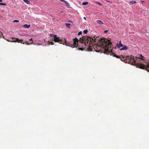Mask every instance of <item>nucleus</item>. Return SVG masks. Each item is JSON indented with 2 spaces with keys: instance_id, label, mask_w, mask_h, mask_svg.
<instances>
[{
  "instance_id": "obj_11",
  "label": "nucleus",
  "mask_w": 149,
  "mask_h": 149,
  "mask_svg": "<svg viewBox=\"0 0 149 149\" xmlns=\"http://www.w3.org/2000/svg\"><path fill=\"white\" fill-rule=\"evenodd\" d=\"M32 42H33L32 41V40L30 39L29 40V42L26 41V43L27 45H29L30 44H31L32 43Z\"/></svg>"
},
{
  "instance_id": "obj_23",
  "label": "nucleus",
  "mask_w": 149,
  "mask_h": 149,
  "mask_svg": "<svg viewBox=\"0 0 149 149\" xmlns=\"http://www.w3.org/2000/svg\"><path fill=\"white\" fill-rule=\"evenodd\" d=\"M107 31H108L107 30H105L104 31V33H106L107 32Z\"/></svg>"
},
{
  "instance_id": "obj_26",
  "label": "nucleus",
  "mask_w": 149,
  "mask_h": 149,
  "mask_svg": "<svg viewBox=\"0 0 149 149\" xmlns=\"http://www.w3.org/2000/svg\"><path fill=\"white\" fill-rule=\"evenodd\" d=\"M115 49H116V47L115 48Z\"/></svg>"
},
{
  "instance_id": "obj_7",
  "label": "nucleus",
  "mask_w": 149,
  "mask_h": 149,
  "mask_svg": "<svg viewBox=\"0 0 149 149\" xmlns=\"http://www.w3.org/2000/svg\"><path fill=\"white\" fill-rule=\"evenodd\" d=\"M116 46L118 49L120 47L123 46V44L121 43V41H120L119 43H117Z\"/></svg>"
},
{
  "instance_id": "obj_16",
  "label": "nucleus",
  "mask_w": 149,
  "mask_h": 149,
  "mask_svg": "<svg viewBox=\"0 0 149 149\" xmlns=\"http://www.w3.org/2000/svg\"><path fill=\"white\" fill-rule=\"evenodd\" d=\"M0 5L3 6H6L7 5L6 3H0Z\"/></svg>"
},
{
  "instance_id": "obj_25",
  "label": "nucleus",
  "mask_w": 149,
  "mask_h": 149,
  "mask_svg": "<svg viewBox=\"0 0 149 149\" xmlns=\"http://www.w3.org/2000/svg\"><path fill=\"white\" fill-rule=\"evenodd\" d=\"M2 0H0V2H2Z\"/></svg>"
},
{
  "instance_id": "obj_21",
  "label": "nucleus",
  "mask_w": 149,
  "mask_h": 149,
  "mask_svg": "<svg viewBox=\"0 0 149 149\" xmlns=\"http://www.w3.org/2000/svg\"><path fill=\"white\" fill-rule=\"evenodd\" d=\"M2 35V33L0 31V37H1V36Z\"/></svg>"
},
{
  "instance_id": "obj_15",
  "label": "nucleus",
  "mask_w": 149,
  "mask_h": 149,
  "mask_svg": "<svg viewBox=\"0 0 149 149\" xmlns=\"http://www.w3.org/2000/svg\"><path fill=\"white\" fill-rule=\"evenodd\" d=\"M130 3H132V4H134L136 3V2L135 1H131L130 2Z\"/></svg>"
},
{
  "instance_id": "obj_22",
  "label": "nucleus",
  "mask_w": 149,
  "mask_h": 149,
  "mask_svg": "<svg viewBox=\"0 0 149 149\" xmlns=\"http://www.w3.org/2000/svg\"><path fill=\"white\" fill-rule=\"evenodd\" d=\"M97 3H98V4H99L100 5L102 6V4L100 3H99V2H97Z\"/></svg>"
},
{
  "instance_id": "obj_14",
  "label": "nucleus",
  "mask_w": 149,
  "mask_h": 149,
  "mask_svg": "<svg viewBox=\"0 0 149 149\" xmlns=\"http://www.w3.org/2000/svg\"><path fill=\"white\" fill-rule=\"evenodd\" d=\"M66 24V26H67L68 28H70V24H69V23H66V24Z\"/></svg>"
},
{
  "instance_id": "obj_10",
  "label": "nucleus",
  "mask_w": 149,
  "mask_h": 149,
  "mask_svg": "<svg viewBox=\"0 0 149 149\" xmlns=\"http://www.w3.org/2000/svg\"><path fill=\"white\" fill-rule=\"evenodd\" d=\"M31 25L30 24L28 25L27 24H25L23 25V27L24 28H29L30 27Z\"/></svg>"
},
{
  "instance_id": "obj_18",
  "label": "nucleus",
  "mask_w": 149,
  "mask_h": 149,
  "mask_svg": "<svg viewBox=\"0 0 149 149\" xmlns=\"http://www.w3.org/2000/svg\"><path fill=\"white\" fill-rule=\"evenodd\" d=\"M88 4V3L87 2H84L82 3V4L83 5H85L87 4Z\"/></svg>"
},
{
  "instance_id": "obj_2",
  "label": "nucleus",
  "mask_w": 149,
  "mask_h": 149,
  "mask_svg": "<svg viewBox=\"0 0 149 149\" xmlns=\"http://www.w3.org/2000/svg\"><path fill=\"white\" fill-rule=\"evenodd\" d=\"M140 56L141 58L140 59L139 57H133L130 59V62L132 63V65H135L136 67L145 69L149 72V61H145V58L141 54H140Z\"/></svg>"
},
{
  "instance_id": "obj_6",
  "label": "nucleus",
  "mask_w": 149,
  "mask_h": 149,
  "mask_svg": "<svg viewBox=\"0 0 149 149\" xmlns=\"http://www.w3.org/2000/svg\"><path fill=\"white\" fill-rule=\"evenodd\" d=\"M62 2H63L65 4L66 6L68 7V8H69L70 6V4L69 3L67 2V1H65V0H60Z\"/></svg>"
},
{
  "instance_id": "obj_4",
  "label": "nucleus",
  "mask_w": 149,
  "mask_h": 149,
  "mask_svg": "<svg viewBox=\"0 0 149 149\" xmlns=\"http://www.w3.org/2000/svg\"><path fill=\"white\" fill-rule=\"evenodd\" d=\"M82 42H84V43H81L82 45H81V46L83 47V48L80 47L78 48V49L79 50H83L84 49H84V47L86 46L87 47V49H87L88 51H91L92 50V47L91 46V43L93 42L94 44H96L95 43L96 42V40L95 39L93 40V39H91V38H87L85 40H82Z\"/></svg>"
},
{
  "instance_id": "obj_1",
  "label": "nucleus",
  "mask_w": 149,
  "mask_h": 149,
  "mask_svg": "<svg viewBox=\"0 0 149 149\" xmlns=\"http://www.w3.org/2000/svg\"><path fill=\"white\" fill-rule=\"evenodd\" d=\"M50 35L51 36V38L50 40L51 41H48L47 43L43 46H46L47 45H53L54 43L52 42L54 41L55 42H58L60 43H62L63 45H65L67 46H70L71 47L74 48L78 46L80 47L79 44H78V40L77 38H75L73 39V40L70 42H67L65 40V41L63 42V40H61V38L59 37H57L56 35L50 34Z\"/></svg>"
},
{
  "instance_id": "obj_17",
  "label": "nucleus",
  "mask_w": 149,
  "mask_h": 149,
  "mask_svg": "<svg viewBox=\"0 0 149 149\" xmlns=\"http://www.w3.org/2000/svg\"><path fill=\"white\" fill-rule=\"evenodd\" d=\"M88 31L87 30H84L83 31V33L85 34H86Z\"/></svg>"
},
{
  "instance_id": "obj_24",
  "label": "nucleus",
  "mask_w": 149,
  "mask_h": 149,
  "mask_svg": "<svg viewBox=\"0 0 149 149\" xmlns=\"http://www.w3.org/2000/svg\"><path fill=\"white\" fill-rule=\"evenodd\" d=\"M84 19L85 20H86V17H84Z\"/></svg>"
},
{
  "instance_id": "obj_20",
  "label": "nucleus",
  "mask_w": 149,
  "mask_h": 149,
  "mask_svg": "<svg viewBox=\"0 0 149 149\" xmlns=\"http://www.w3.org/2000/svg\"><path fill=\"white\" fill-rule=\"evenodd\" d=\"M82 33V32L81 31H80L78 33V35L79 36L80 35H81Z\"/></svg>"
},
{
  "instance_id": "obj_5",
  "label": "nucleus",
  "mask_w": 149,
  "mask_h": 149,
  "mask_svg": "<svg viewBox=\"0 0 149 149\" xmlns=\"http://www.w3.org/2000/svg\"><path fill=\"white\" fill-rule=\"evenodd\" d=\"M11 40H7L9 42H20L21 43H23V44H24V42H23V40H19V39L18 38H16V39H14L13 38H11Z\"/></svg>"
},
{
  "instance_id": "obj_9",
  "label": "nucleus",
  "mask_w": 149,
  "mask_h": 149,
  "mask_svg": "<svg viewBox=\"0 0 149 149\" xmlns=\"http://www.w3.org/2000/svg\"><path fill=\"white\" fill-rule=\"evenodd\" d=\"M128 49L127 47L126 46H124L122 48L120 49V50H126Z\"/></svg>"
},
{
  "instance_id": "obj_12",
  "label": "nucleus",
  "mask_w": 149,
  "mask_h": 149,
  "mask_svg": "<svg viewBox=\"0 0 149 149\" xmlns=\"http://www.w3.org/2000/svg\"><path fill=\"white\" fill-rule=\"evenodd\" d=\"M97 23H98L99 24H103V22H102V21L100 20H98L97 21Z\"/></svg>"
},
{
  "instance_id": "obj_3",
  "label": "nucleus",
  "mask_w": 149,
  "mask_h": 149,
  "mask_svg": "<svg viewBox=\"0 0 149 149\" xmlns=\"http://www.w3.org/2000/svg\"><path fill=\"white\" fill-rule=\"evenodd\" d=\"M100 44L103 49L104 53L108 55L110 54V55L113 54L112 50L111 48V43L110 40L106 39L103 40H101Z\"/></svg>"
},
{
  "instance_id": "obj_13",
  "label": "nucleus",
  "mask_w": 149,
  "mask_h": 149,
  "mask_svg": "<svg viewBox=\"0 0 149 149\" xmlns=\"http://www.w3.org/2000/svg\"><path fill=\"white\" fill-rule=\"evenodd\" d=\"M23 1L25 3L28 4H29L30 3V2L29 0H23Z\"/></svg>"
},
{
  "instance_id": "obj_8",
  "label": "nucleus",
  "mask_w": 149,
  "mask_h": 149,
  "mask_svg": "<svg viewBox=\"0 0 149 149\" xmlns=\"http://www.w3.org/2000/svg\"><path fill=\"white\" fill-rule=\"evenodd\" d=\"M113 56L116 57L117 58H120V56H117L115 54H113ZM120 59L121 61L124 60L125 59V57L122 56V57H120Z\"/></svg>"
},
{
  "instance_id": "obj_19",
  "label": "nucleus",
  "mask_w": 149,
  "mask_h": 149,
  "mask_svg": "<svg viewBox=\"0 0 149 149\" xmlns=\"http://www.w3.org/2000/svg\"><path fill=\"white\" fill-rule=\"evenodd\" d=\"M13 22H19V21L18 20H14L13 21Z\"/></svg>"
}]
</instances>
